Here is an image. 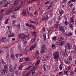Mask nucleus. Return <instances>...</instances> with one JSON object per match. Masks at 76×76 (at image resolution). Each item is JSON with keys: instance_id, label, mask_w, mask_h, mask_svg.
Here are the masks:
<instances>
[{"instance_id": "37998d69", "label": "nucleus", "mask_w": 76, "mask_h": 76, "mask_svg": "<svg viewBox=\"0 0 76 76\" xmlns=\"http://www.w3.org/2000/svg\"><path fill=\"white\" fill-rule=\"evenodd\" d=\"M4 68H5V69H7V68H8V66H7L6 64L4 66Z\"/></svg>"}, {"instance_id": "4be33fe9", "label": "nucleus", "mask_w": 76, "mask_h": 76, "mask_svg": "<svg viewBox=\"0 0 76 76\" xmlns=\"http://www.w3.org/2000/svg\"><path fill=\"white\" fill-rule=\"evenodd\" d=\"M14 5H18V1H17V0H15L14 2Z\"/></svg>"}, {"instance_id": "bb28decb", "label": "nucleus", "mask_w": 76, "mask_h": 76, "mask_svg": "<svg viewBox=\"0 0 76 76\" xmlns=\"http://www.w3.org/2000/svg\"><path fill=\"white\" fill-rule=\"evenodd\" d=\"M69 28H71V29H73V24H69Z\"/></svg>"}, {"instance_id": "c9c22d12", "label": "nucleus", "mask_w": 76, "mask_h": 76, "mask_svg": "<svg viewBox=\"0 0 76 76\" xmlns=\"http://www.w3.org/2000/svg\"><path fill=\"white\" fill-rule=\"evenodd\" d=\"M8 37H14V34H12L11 35H9L8 36Z\"/></svg>"}, {"instance_id": "bf43d9fd", "label": "nucleus", "mask_w": 76, "mask_h": 76, "mask_svg": "<svg viewBox=\"0 0 76 76\" xmlns=\"http://www.w3.org/2000/svg\"><path fill=\"white\" fill-rule=\"evenodd\" d=\"M35 39L34 38L32 42V43H34V42H35Z\"/></svg>"}, {"instance_id": "a19ab883", "label": "nucleus", "mask_w": 76, "mask_h": 76, "mask_svg": "<svg viewBox=\"0 0 76 76\" xmlns=\"http://www.w3.org/2000/svg\"><path fill=\"white\" fill-rule=\"evenodd\" d=\"M29 27H31V28H34V25L32 24H30L29 26Z\"/></svg>"}, {"instance_id": "a211bd4d", "label": "nucleus", "mask_w": 76, "mask_h": 76, "mask_svg": "<svg viewBox=\"0 0 76 76\" xmlns=\"http://www.w3.org/2000/svg\"><path fill=\"white\" fill-rule=\"evenodd\" d=\"M65 43V41H62L59 44V45H60V46H62V45H64Z\"/></svg>"}, {"instance_id": "9b49d317", "label": "nucleus", "mask_w": 76, "mask_h": 76, "mask_svg": "<svg viewBox=\"0 0 76 76\" xmlns=\"http://www.w3.org/2000/svg\"><path fill=\"white\" fill-rule=\"evenodd\" d=\"M53 2H51L50 5L48 7V10H50L51 8V7L53 6Z\"/></svg>"}, {"instance_id": "ddd939ff", "label": "nucleus", "mask_w": 76, "mask_h": 76, "mask_svg": "<svg viewBox=\"0 0 76 76\" xmlns=\"http://www.w3.org/2000/svg\"><path fill=\"white\" fill-rule=\"evenodd\" d=\"M64 62L66 64H67V65H69V64L70 63V61L67 60H65Z\"/></svg>"}, {"instance_id": "6ab92c4d", "label": "nucleus", "mask_w": 76, "mask_h": 76, "mask_svg": "<svg viewBox=\"0 0 76 76\" xmlns=\"http://www.w3.org/2000/svg\"><path fill=\"white\" fill-rule=\"evenodd\" d=\"M9 68L11 72H12L13 71V69H13V67L11 66L10 65H9Z\"/></svg>"}, {"instance_id": "69168bd1", "label": "nucleus", "mask_w": 76, "mask_h": 76, "mask_svg": "<svg viewBox=\"0 0 76 76\" xmlns=\"http://www.w3.org/2000/svg\"><path fill=\"white\" fill-rule=\"evenodd\" d=\"M36 53L37 55H38V54H39L38 51H37L36 52Z\"/></svg>"}, {"instance_id": "f257e3e1", "label": "nucleus", "mask_w": 76, "mask_h": 76, "mask_svg": "<svg viewBox=\"0 0 76 76\" xmlns=\"http://www.w3.org/2000/svg\"><path fill=\"white\" fill-rule=\"evenodd\" d=\"M53 58L56 61H58L60 57V53L58 51H53Z\"/></svg>"}, {"instance_id": "c756f323", "label": "nucleus", "mask_w": 76, "mask_h": 76, "mask_svg": "<svg viewBox=\"0 0 76 76\" xmlns=\"http://www.w3.org/2000/svg\"><path fill=\"white\" fill-rule=\"evenodd\" d=\"M69 72L70 74L71 75H72V76H73V75H74V73L73 72V71H70Z\"/></svg>"}, {"instance_id": "423d86ee", "label": "nucleus", "mask_w": 76, "mask_h": 76, "mask_svg": "<svg viewBox=\"0 0 76 76\" xmlns=\"http://www.w3.org/2000/svg\"><path fill=\"white\" fill-rule=\"evenodd\" d=\"M48 15L46 17H43L42 18V21H45V22H47V20H48Z\"/></svg>"}, {"instance_id": "b1692460", "label": "nucleus", "mask_w": 76, "mask_h": 76, "mask_svg": "<svg viewBox=\"0 0 76 76\" xmlns=\"http://www.w3.org/2000/svg\"><path fill=\"white\" fill-rule=\"evenodd\" d=\"M31 34L33 36H35L36 34V32L34 31L31 33Z\"/></svg>"}, {"instance_id": "aec40b11", "label": "nucleus", "mask_w": 76, "mask_h": 76, "mask_svg": "<svg viewBox=\"0 0 76 76\" xmlns=\"http://www.w3.org/2000/svg\"><path fill=\"white\" fill-rule=\"evenodd\" d=\"M20 8H21V7H16L14 9V10H15V11L18 10H19V9H20Z\"/></svg>"}, {"instance_id": "f8f14e48", "label": "nucleus", "mask_w": 76, "mask_h": 76, "mask_svg": "<svg viewBox=\"0 0 76 76\" xmlns=\"http://www.w3.org/2000/svg\"><path fill=\"white\" fill-rule=\"evenodd\" d=\"M12 12V10L11 9H10L9 10L6 12V13L7 14H9V13H10Z\"/></svg>"}, {"instance_id": "6e6552de", "label": "nucleus", "mask_w": 76, "mask_h": 76, "mask_svg": "<svg viewBox=\"0 0 76 76\" xmlns=\"http://www.w3.org/2000/svg\"><path fill=\"white\" fill-rule=\"evenodd\" d=\"M35 47H36V45L35 44H34L29 49V50H30V51H32V50H34V48H35Z\"/></svg>"}, {"instance_id": "0eeeda50", "label": "nucleus", "mask_w": 76, "mask_h": 76, "mask_svg": "<svg viewBox=\"0 0 76 76\" xmlns=\"http://www.w3.org/2000/svg\"><path fill=\"white\" fill-rule=\"evenodd\" d=\"M67 46L68 49L69 51H70V50L71 48H72V45H70L69 43L67 44Z\"/></svg>"}, {"instance_id": "5701e85b", "label": "nucleus", "mask_w": 76, "mask_h": 76, "mask_svg": "<svg viewBox=\"0 0 76 76\" xmlns=\"http://www.w3.org/2000/svg\"><path fill=\"white\" fill-rule=\"evenodd\" d=\"M23 67V65H20L19 68V70H22V67Z\"/></svg>"}, {"instance_id": "f3484780", "label": "nucleus", "mask_w": 76, "mask_h": 76, "mask_svg": "<svg viewBox=\"0 0 76 76\" xmlns=\"http://www.w3.org/2000/svg\"><path fill=\"white\" fill-rule=\"evenodd\" d=\"M68 22H67V18H65V22L64 23V24L65 25H68Z\"/></svg>"}, {"instance_id": "052dcab7", "label": "nucleus", "mask_w": 76, "mask_h": 76, "mask_svg": "<svg viewBox=\"0 0 76 76\" xmlns=\"http://www.w3.org/2000/svg\"><path fill=\"white\" fill-rule=\"evenodd\" d=\"M7 6V5L6 4H5V5H4V7H6Z\"/></svg>"}, {"instance_id": "2eb2a0df", "label": "nucleus", "mask_w": 76, "mask_h": 76, "mask_svg": "<svg viewBox=\"0 0 76 76\" xmlns=\"http://www.w3.org/2000/svg\"><path fill=\"white\" fill-rule=\"evenodd\" d=\"M22 13L24 16H25V15H26V11L25 10H23Z\"/></svg>"}, {"instance_id": "864d4df0", "label": "nucleus", "mask_w": 76, "mask_h": 76, "mask_svg": "<svg viewBox=\"0 0 76 76\" xmlns=\"http://www.w3.org/2000/svg\"><path fill=\"white\" fill-rule=\"evenodd\" d=\"M2 53H3V50L0 49V54H2Z\"/></svg>"}, {"instance_id": "7c9ffc66", "label": "nucleus", "mask_w": 76, "mask_h": 76, "mask_svg": "<svg viewBox=\"0 0 76 76\" xmlns=\"http://www.w3.org/2000/svg\"><path fill=\"white\" fill-rule=\"evenodd\" d=\"M12 24L15 25V23L16 22V21L13 20L12 21Z\"/></svg>"}, {"instance_id": "72a5a7b5", "label": "nucleus", "mask_w": 76, "mask_h": 76, "mask_svg": "<svg viewBox=\"0 0 76 76\" xmlns=\"http://www.w3.org/2000/svg\"><path fill=\"white\" fill-rule=\"evenodd\" d=\"M59 74L61 76L63 74V72L62 71L60 72L59 73Z\"/></svg>"}, {"instance_id": "49530a36", "label": "nucleus", "mask_w": 76, "mask_h": 76, "mask_svg": "<svg viewBox=\"0 0 76 76\" xmlns=\"http://www.w3.org/2000/svg\"><path fill=\"white\" fill-rule=\"evenodd\" d=\"M69 61H72V58H71V57H69Z\"/></svg>"}, {"instance_id": "c85d7f7f", "label": "nucleus", "mask_w": 76, "mask_h": 76, "mask_svg": "<svg viewBox=\"0 0 76 76\" xmlns=\"http://www.w3.org/2000/svg\"><path fill=\"white\" fill-rule=\"evenodd\" d=\"M63 66V65H60L59 66V69H60L61 70H62L63 69V68L62 67V66Z\"/></svg>"}, {"instance_id": "8fccbe9b", "label": "nucleus", "mask_w": 76, "mask_h": 76, "mask_svg": "<svg viewBox=\"0 0 76 76\" xmlns=\"http://www.w3.org/2000/svg\"><path fill=\"white\" fill-rule=\"evenodd\" d=\"M59 24V21H57L56 25H57V26H58Z\"/></svg>"}, {"instance_id": "3c124183", "label": "nucleus", "mask_w": 76, "mask_h": 76, "mask_svg": "<svg viewBox=\"0 0 76 76\" xmlns=\"http://www.w3.org/2000/svg\"><path fill=\"white\" fill-rule=\"evenodd\" d=\"M45 61H46V59H43L42 60V62L44 63H45Z\"/></svg>"}, {"instance_id": "09e8293b", "label": "nucleus", "mask_w": 76, "mask_h": 76, "mask_svg": "<svg viewBox=\"0 0 76 76\" xmlns=\"http://www.w3.org/2000/svg\"><path fill=\"white\" fill-rule=\"evenodd\" d=\"M36 1V0H31L30 1V3H32V2H34V1Z\"/></svg>"}, {"instance_id": "13d9d810", "label": "nucleus", "mask_w": 76, "mask_h": 76, "mask_svg": "<svg viewBox=\"0 0 76 76\" xmlns=\"http://www.w3.org/2000/svg\"><path fill=\"white\" fill-rule=\"evenodd\" d=\"M3 18V16L2 15H1L0 16V20H2V18Z\"/></svg>"}, {"instance_id": "c03bdc74", "label": "nucleus", "mask_w": 76, "mask_h": 76, "mask_svg": "<svg viewBox=\"0 0 76 76\" xmlns=\"http://www.w3.org/2000/svg\"><path fill=\"white\" fill-rule=\"evenodd\" d=\"M4 10H5V9H4L2 10H0V12L1 13H3V12H4Z\"/></svg>"}, {"instance_id": "6e6d98bb", "label": "nucleus", "mask_w": 76, "mask_h": 76, "mask_svg": "<svg viewBox=\"0 0 76 76\" xmlns=\"http://www.w3.org/2000/svg\"><path fill=\"white\" fill-rule=\"evenodd\" d=\"M11 57L12 58H14V55L13 54L11 55Z\"/></svg>"}, {"instance_id": "4c0bfd02", "label": "nucleus", "mask_w": 76, "mask_h": 76, "mask_svg": "<svg viewBox=\"0 0 76 76\" xmlns=\"http://www.w3.org/2000/svg\"><path fill=\"white\" fill-rule=\"evenodd\" d=\"M16 66H17V65L16 64H15V66H14V69L15 70L16 69Z\"/></svg>"}, {"instance_id": "f704fd0d", "label": "nucleus", "mask_w": 76, "mask_h": 76, "mask_svg": "<svg viewBox=\"0 0 76 76\" xmlns=\"http://www.w3.org/2000/svg\"><path fill=\"white\" fill-rule=\"evenodd\" d=\"M31 73V72L29 71V72L26 75V76H28L29 75H30V74Z\"/></svg>"}, {"instance_id": "473e14b6", "label": "nucleus", "mask_w": 76, "mask_h": 76, "mask_svg": "<svg viewBox=\"0 0 76 76\" xmlns=\"http://www.w3.org/2000/svg\"><path fill=\"white\" fill-rule=\"evenodd\" d=\"M53 39L54 40V41H56V40L57 39V37H56L54 36L53 37Z\"/></svg>"}, {"instance_id": "de8ad7c7", "label": "nucleus", "mask_w": 76, "mask_h": 76, "mask_svg": "<svg viewBox=\"0 0 76 76\" xmlns=\"http://www.w3.org/2000/svg\"><path fill=\"white\" fill-rule=\"evenodd\" d=\"M25 60L26 61H28V60H29V58H26Z\"/></svg>"}, {"instance_id": "79ce46f5", "label": "nucleus", "mask_w": 76, "mask_h": 76, "mask_svg": "<svg viewBox=\"0 0 76 76\" xmlns=\"http://www.w3.org/2000/svg\"><path fill=\"white\" fill-rule=\"evenodd\" d=\"M23 58H21L20 60V63H21V62H22V61H23Z\"/></svg>"}, {"instance_id": "4468645a", "label": "nucleus", "mask_w": 76, "mask_h": 76, "mask_svg": "<svg viewBox=\"0 0 76 76\" xmlns=\"http://www.w3.org/2000/svg\"><path fill=\"white\" fill-rule=\"evenodd\" d=\"M70 21H71L72 23L74 24V18L73 17H71L70 18Z\"/></svg>"}, {"instance_id": "338daca9", "label": "nucleus", "mask_w": 76, "mask_h": 76, "mask_svg": "<svg viewBox=\"0 0 76 76\" xmlns=\"http://www.w3.org/2000/svg\"><path fill=\"white\" fill-rule=\"evenodd\" d=\"M31 23H36V22L35 21H31Z\"/></svg>"}, {"instance_id": "680f3d73", "label": "nucleus", "mask_w": 76, "mask_h": 76, "mask_svg": "<svg viewBox=\"0 0 76 76\" xmlns=\"http://www.w3.org/2000/svg\"><path fill=\"white\" fill-rule=\"evenodd\" d=\"M24 44H26V43H27V42L26 41H25L24 42H23Z\"/></svg>"}, {"instance_id": "f03ea898", "label": "nucleus", "mask_w": 76, "mask_h": 76, "mask_svg": "<svg viewBox=\"0 0 76 76\" xmlns=\"http://www.w3.org/2000/svg\"><path fill=\"white\" fill-rule=\"evenodd\" d=\"M28 35H25L23 34H19V38H21L22 39H25V38H26L27 37H28Z\"/></svg>"}, {"instance_id": "a18cd8bd", "label": "nucleus", "mask_w": 76, "mask_h": 76, "mask_svg": "<svg viewBox=\"0 0 76 76\" xmlns=\"http://www.w3.org/2000/svg\"><path fill=\"white\" fill-rule=\"evenodd\" d=\"M50 2V1H48L45 2V4H48V3H49Z\"/></svg>"}, {"instance_id": "2f4dec72", "label": "nucleus", "mask_w": 76, "mask_h": 76, "mask_svg": "<svg viewBox=\"0 0 76 76\" xmlns=\"http://www.w3.org/2000/svg\"><path fill=\"white\" fill-rule=\"evenodd\" d=\"M43 70L44 71H46V68H45V65H43Z\"/></svg>"}, {"instance_id": "0e129e2a", "label": "nucleus", "mask_w": 76, "mask_h": 76, "mask_svg": "<svg viewBox=\"0 0 76 76\" xmlns=\"http://www.w3.org/2000/svg\"><path fill=\"white\" fill-rule=\"evenodd\" d=\"M29 25V24L28 23L26 24V26H28Z\"/></svg>"}, {"instance_id": "412c9836", "label": "nucleus", "mask_w": 76, "mask_h": 76, "mask_svg": "<svg viewBox=\"0 0 76 76\" xmlns=\"http://www.w3.org/2000/svg\"><path fill=\"white\" fill-rule=\"evenodd\" d=\"M7 70L6 69H4L2 70V72L3 73H7Z\"/></svg>"}, {"instance_id": "39448f33", "label": "nucleus", "mask_w": 76, "mask_h": 76, "mask_svg": "<svg viewBox=\"0 0 76 76\" xmlns=\"http://www.w3.org/2000/svg\"><path fill=\"white\" fill-rule=\"evenodd\" d=\"M37 61L35 64L36 66H38L39 64L40 61H41V59L40 58V57L37 58Z\"/></svg>"}, {"instance_id": "a878e982", "label": "nucleus", "mask_w": 76, "mask_h": 76, "mask_svg": "<svg viewBox=\"0 0 76 76\" xmlns=\"http://www.w3.org/2000/svg\"><path fill=\"white\" fill-rule=\"evenodd\" d=\"M45 32V27H43L42 29V32Z\"/></svg>"}, {"instance_id": "4d7b16f0", "label": "nucleus", "mask_w": 76, "mask_h": 76, "mask_svg": "<svg viewBox=\"0 0 76 76\" xmlns=\"http://www.w3.org/2000/svg\"><path fill=\"white\" fill-rule=\"evenodd\" d=\"M2 63L3 65H5L6 64V63H5V62H4V61H2Z\"/></svg>"}, {"instance_id": "393cba45", "label": "nucleus", "mask_w": 76, "mask_h": 76, "mask_svg": "<svg viewBox=\"0 0 76 76\" xmlns=\"http://www.w3.org/2000/svg\"><path fill=\"white\" fill-rule=\"evenodd\" d=\"M18 48L19 50H21V45H18Z\"/></svg>"}, {"instance_id": "20e7f679", "label": "nucleus", "mask_w": 76, "mask_h": 76, "mask_svg": "<svg viewBox=\"0 0 76 76\" xmlns=\"http://www.w3.org/2000/svg\"><path fill=\"white\" fill-rule=\"evenodd\" d=\"M59 25L60 26L59 27V29L60 31H61V32H65V31L64 30V27H63V26H61V24H60Z\"/></svg>"}, {"instance_id": "dca6fc26", "label": "nucleus", "mask_w": 76, "mask_h": 76, "mask_svg": "<svg viewBox=\"0 0 76 76\" xmlns=\"http://www.w3.org/2000/svg\"><path fill=\"white\" fill-rule=\"evenodd\" d=\"M43 37V38L44 41H46L47 40V37H46V34H44Z\"/></svg>"}, {"instance_id": "e2e57ef3", "label": "nucleus", "mask_w": 76, "mask_h": 76, "mask_svg": "<svg viewBox=\"0 0 76 76\" xmlns=\"http://www.w3.org/2000/svg\"><path fill=\"white\" fill-rule=\"evenodd\" d=\"M72 6H73V4L71 3L70 5V7H72Z\"/></svg>"}, {"instance_id": "603ef678", "label": "nucleus", "mask_w": 76, "mask_h": 76, "mask_svg": "<svg viewBox=\"0 0 76 76\" xmlns=\"http://www.w3.org/2000/svg\"><path fill=\"white\" fill-rule=\"evenodd\" d=\"M36 55H35L33 56V58L34 60L35 59V58H36Z\"/></svg>"}, {"instance_id": "58836bf2", "label": "nucleus", "mask_w": 76, "mask_h": 76, "mask_svg": "<svg viewBox=\"0 0 76 76\" xmlns=\"http://www.w3.org/2000/svg\"><path fill=\"white\" fill-rule=\"evenodd\" d=\"M72 35V33H68L67 34V35L68 36H71Z\"/></svg>"}, {"instance_id": "9d476101", "label": "nucleus", "mask_w": 76, "mask_h": 76, "mask_svg": "<svg viewBox=\"0 0 76 76\" xmlns=\"http://www.w3.org/2000/svg\"><path fill=\"white\" fill-rule=\"evenodd\" d=\"M6 37H2L1 39V41L2 42L4 43L5 41H6Z\"/></svg>"}, {"instance_id": "cd10ccee", "label": "nucleus", "mask_w": 76, "mask_h": 76, "mask_svg": "<svg viewBox=\"0 0 76 76\" xmlns=\"http://www.w3.org/2000/svg\"><path fill=\"white\" fill-rule=\"evenodd\" d=\"M63 10H62L60 12V16L61 15H62L63 13Z\"/></svg>"}, {"instance_id": "1a4fd4ad", "label": "nucleus", "mask_w": 76, "mask_h": 76, "mask_svg": "<svg viewBox=\"0 0 76 76\" xmlns=\"http://www.w3.org/2000/svg\"><path fill=\"white\" fill-rule=\"evenodd\" d=\"M32 67V66H30L26 69L25 70H24L23 71V72L24 73H26V70H30V69H31V67Z\"/></svg>"}, {"instance_id": "7ed1b4c3", "label": "nucleus", "mask_w": 76, "mask_h": 76, "mask_svg": "<svg viewBox=\"0 0 76 76\" xmlns=\"http://www.w3.org/2000/svg\"><path fill=\"white\" fill-rule=\"evenodd\" d=\"M45 45H43L41 47L40 54H42L45 53Z\"/></svg>"}, {"instance_id": "5fc2aeb1", "label": "nucleus", "mask_w": 76, "mask_h": 76, "mask_svg": "<svg viewBox=\"0 0 76 76\" xmlns=\"http://www.w3.org/2000/svg\"><path fill=\"white\" fill-rule=\"evenodd\" d=\"M55 45H52V48H55Z\"/></svg>"}, {"instance_id": "e433bc0d", "label": "nucleus", "mask_w": 76, "mask_h": 76, "mask_svg": "<svg viewBox=\"0 0 76 76\" xmlns=\"http://www.w3.org/2000/svg\"><path fill=\"white\" fill-rule=\"evenodd\" d=\"M9 23V20L8 19H6V21L5 23V24H7Z\"/></svg>"}, {"instance_id": "774afa93", "label": "nucleus", "mask_w": 76, "mask_h": 76, "mask_svg": "<svg viewBox=\"0 0 76 76\" xmlns=\"http://www.w3.org/2000/svg\"><path fill=\"white\" fill-rule=\"evenodd\" d=\"M47 31H48V33L50 32V29H49V28H48L47 29Z\"/></svg>"}, {"instance_id": "ea45409f", "label": "nucleus", "mask_w": 76, "mask_h": 76, "mask_svg": "<svg viewBox=\"0 0 76 76\" xmlns=\"http://www.w3.org/2000/svg\"><path fill=\"white\" fill-rule=\"evenodd\" d=\"M62 39V37L61 36H60L58 37V41H60Z\"/></svg>"}]
</instances>
